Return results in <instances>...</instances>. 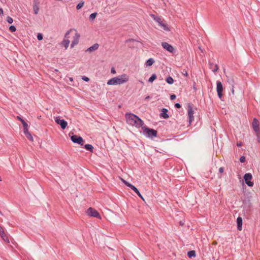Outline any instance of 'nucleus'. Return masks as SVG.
Returning <instances> with one entry per match:
<instances>
[{"instance_id":"1","label":"nucleus","mask_w":260,"mask_h":260,"mask_svg":"<svg viewBox=\"0 0 260 260\" xmlns=\"http://www.w3.org/2000/svg\"><path fill=\"white\" fill-rule=\"evenodd\" d=\"M125 118L127 124L136 127H141L143 124V121L134 114L126 113Z\"/></svg>"},{"instance_id":"2","label":"nucleus","mask_w":260,"mask_h":260,"mask_svg":"<svg viewBox=\"0 0 260 260\" xmlns=\"http://www.w3.org/2000/svg\"><path fill=\"white\" fill-rule=\"evenodd\" d=\"M73 30L75 31V36L73 37V40L71 45V48H73L75 45H76L77 44H78L79 38L80 37V35L77 32V31L76 30L73 29H70V30H69L67 31V32L65 34L64 37L67 38H69V37H68L69 35Z\"/></svg>"},{"instance_id":"3","label":"nucleus","mask_w":260,"mask_h":260,"mask_svg":"<svg viewBox=\"0 0 260 260\" xmlns=\"http://www.w3.org/2000/svg\"><path fill=\"white\" fill-rule=\"evenodd\" d=\"M129 77L125 74L115 77V84H121L127 82Z\"/></svg>"},{"instance_id":"4","label":"nucleus","mask_w":260,"mask_h":260,"mask_svg":"<svg viewBox=\"0 0 260 260\" xmlns=\"http://www.w3.org/2000/svg\"><path fill=\"white\" fill-rule=\"evenodd\" d=\"M86 214L89 217H96L98 219H101V216L96 210L92 208H89L86 211Z\"/></svg>"},{"instance_id":"5","label":"nucleus","mask_w":260,"mask_h":260,"mask_svg":"<svg viewBox=\"0 0 260 260\" xmlns=\"http://www.w3.org/2000/svg\"><path fill=\"white\" fill-rule=\"evenodd\" d=\"M142 129L143 133L146 134L148 137H156L157 135V131L153 129L149 128L147 127L143 126L142 127Z\"/></svg>"},{"instance_id":"6","label":"nucleus","mask_w":260,"mask_h":260,"mask_svg":"<svg viewBox=\"0 0 260 260\" xmlns=\"http://www.w3.org/2000/svg\"><path fill=\"white\" fill-rule=\"evenodd\" d=\"M252 178V176L250 173H246L244 176V179L246 184L249 186L252 187L253 186V182L251 181Z\"/></svg>"},{"instance_id":"7","label":"nucleus","mask_w":260,"mask_h":260,"mask_svg":"<svg viewBox=\"0 0 260 260\" xmlns=\"http://www.w3.org/2000/svg\"><path fill=\"white\" fill-rule=\"evenodd\" d=\"M55 121L57 124L60 125L61 128L63 129H64L68 125L67 122L64 119H61L59 116L55 118Z\"/></svg>"},{"instance_id":"8","label":"nucleus","mask_w":260,"mask_h":260,"mask_svg":"<svg viewBox=\"0 0 260 260\" xmlns=\"http://www.w3.org/2000/svg\"><path fill=\"white\" fill-rule=\"evenodd\" d=\"M71 140L74 143H77L78 144H80L81 145H83V138L80 136H78L77 135H73L71 138Z\"/></svg>"},{"instance_id":"9","label":"nucleus","mask_w":260,"mask_h":260,"mask_svg":"<svg viewBox=\"0 0 260 260\" xmlns=\"http://www.w3.org/2000/svg\"><path fill=\"white\" fill-rule=\"evenodd\" d=\"M187 111H188V118H189V124H190L191 122L194 119V117H193L194 111H193V110L190 104H188V105Z\"/></svg>"},{"instance_id":"10","label":"nucleus","mask_w":260,"mask_h":260,"mask_svg":"<svg viewBox=\"0 0 260 260\" xmlns=\"http://www.w3.org/2000/svg\"><path fill=\"white\" fill-rule=\"evenodd\" d=\"M216 90L218 97L221 99L222 96L223 86L221 82L220 81L217 82Z\"/></svg>"},{"instance_id":"11","label":"nucleus","mask_w":260,"mask_h":260,"mask_svg":"<svg viewBox=\"0 0 260 260\" xmlns=\"http://www.w3.org/2000/svg\"><path fill=\"white\" fill-rule=\"evenodd\" d=\"M162 46L164 49L167 50L169 52L173 53L174 52V48L171 45L167 42L162 43Z\"/></svg>"},{"instance_id":"12","label":"nucleus","mask_w":260,"mask_h":260,"mask_svg":"<svg viewBox=\"0 0 260 260\" xmlns=\"http://www.w3.org/2000/svg\"><path fill=\"white\" fill-rule=\"evenodd\" d=\"M252 127L255 133L258 134V132H260L259 122L258 120L255 118H254L252 121Z\"/></svg>"},{"instance_id":"13","label":"nucleus","mask_w":260,"mask_h":260,"mask_svg":"<svg viewBox=\"0 0 260 260\" xmlns=\"http://www.w3.org/2000/svg\"><path fill=\"white\" fill-rule=\"evenodd\" d=\"M39 0H34L33 1V10L35 14L37 15L38 14L39 11Z\"/></svg>"},{"instance_id":"14","label":"nucleus","mask_w":260,"mask_h":260,"mask_svg":"<svg viewBox=\"0 0 260 260\" xmlns=\"http://www.w3.org/2000/svg\"><path fill=\"white\" fill-rule=\"evenodd\" d=\"M123 182L124 183V184L129 187L133 190H134L137 194H139L140 192L138 190V189L134 186L133 185L131 184V183H128V182L122 180Z\"/></svg>"},{"instance_id":"15","label":"nucleus","mask_w":260,"mask_h":260,"mask_svg":"<svg viewBox=\"0 0 260 260\" xmlns=\"http://www.w3.org/2000/svg\"><path fill=\"white\" fill-rule=\"evenodd\" d=\"M99 48V44H95L94 45H93L92 46L89 47L87 50H86V51L87 52H91L93 51H95L96 50H97Z\"/></svg>"},{"instance_id":"16","label":"nucleus","mask_w":260,"mask_h":260,"mask_svg":"<svg viewBox=\"0 0 260 260\" xmlns=\"http://www.w3.org/2000/svg\"><path fill=\"white\" fill-rule=\"evenodd\" d=\"M237 228L239 231L242 230V218L241 217H238L237 219Z\"/></svg>"},{"instance_id":"17","label":"nucleus","mask_w":260,"mask_h":260,"mask_svg":"<svg viewBox=\"0 0 260 260\" xmlns=\"http://www.w3.org/2000/svg\"><path fill=\"white\" fill-rule=\"evenodd\" d=\"M209 68L213 72H216L218 70V66L213 63H209Z\"/></svg>"},{"instance_id":"18","label":"nucleus","mask_w":260,"mask_h":260,"mask_svg":"<svg viewBox=\"0 0 260 260\" xmlns=\"http://www.w3.org/2000/svg\"><path fill=\"white\" fill-rule=\"evenodd\" d=\"M168 110L165 108H163L160 114V116L165 119L169 118V115L167 114Z\"/></svg>"},{"instance_id":"19","label":"nucleus","mask_w":260,"mask_h":260,"mask_svg":"<svg viewBox=\"0 0 260 260\" xmlns=\"http://www.w3.org/2000/svg\"><path fill=\"white\" fill-rule=\"evenodd\" d=\"M154 62V60L153 58H149L147 60L145 63V66L147 67H150L152 66Z\"/></svg>"},{"instance_id":"20","label":"nucleus","mask_w":260,"mask_h":260,"mask_svg":"<svg viewBox=\"0 0 260 260\" xmlns=\"http://www.w3.org/2000/svg\"><path fill=\"white\" fill-rule=\"evenodd\" d=\"M70 42L68 39H64L62 42V44L64 46L66 49H67L69 47Z\"/></svg>"},{"instance_id":"21","label":"nucleus","mask_w":260,"mask_h":260,"mask_svg":"<svg viewBox=\"0 0 260 260\" xmlns=\"http://www.w3.org/2000/svg\"><path fill=\"white\" fill-rule=\"evenodd\" d=\"M84 148L87 150H88L90 152H93V147L90 144H86L84 145Z\"/></svg>"},{"instance_id":"22","label":"nucleus","mask_w":260,"mask_h":260,"mask_svg":"<svg viewBox=\"0 0 260 260\" xmlns=\"http://www.w3.org/2000/svg\"><path fill=\"white\" fill-rule=\"evenodd\" d=\"M1 236L5 242L7 243L10 242L8 236L5 234V232L4 233V234L2 235Z\"/></svg>"},{"instance_id":"23","label":"nucleus","mask_w":260,"mask_h":260,"mask_svg":"<svg viewBox=\"0 0 260 260\" xmlns=\"http://www.w3.org/2000/svg\"><path fill=\"white\" fill-rule=\"evenodd\" d=\"M159 25L165 30H169V28L167 27V26L162 23V21H161L159 23H158Z\"/></svg>"},{"instance_id":"24","label":"nucleus","mask_w":260,"mask_h":260,"mask_svg":"<svg viewBox=\"0 0 260 260\" xmlns=\"http://www.w3.org/2000/svg\"><path fill=\"white\" fill-rule=\"evenodd\" d=\"M187 255L189 258L196 256V252L194 250L189 251L187 252Z\"/></svg>"},{"instance_id":"25","label":"nucleus","mask_w":260,"mask_h":260,"mask_svg":"<svg viewBox=\"0 0 260 260\" xmlns=\"http://www.w3.org/2000/svg\"><path fill=\"white\" fill-rule=\"evenodd\" d=\"M167 82L169 84H172L174 82V80L171 77H168L166 79Z\"/></svg>"},{"instance_id":"26","label":"nucleus","mask_w":260,"mask_h":260,"mask_svg":"<svg viewBox=\"0 0 260 260\" xmlns=\"http://www.w3.org/2000/svg\"><path fill=\"white\" fill-rule=\"evenodd\" d=\"M97 15V13H93L89 16V20L91 21L93 20Z\"/></svg>"},{"instance_id":"27","label":"nucleus","mask_w":260,"mask_h":260,"mask_svg":"<svg viewBox=\"0 0 260 260\" xmlns=\"http://www.w3.org/2000/svg\"><path fill=\"white\" fill-rule=\"evenodd\" d=\"M156 79V76L155 74H153L149 79L148 81L150 82H153Z\"/></svg>"},{"instance_id":"28","label":"nucleus","mask_w":260,"mask_h":260,"mask_svg":"<svg viewBox=\"0 0 260 260\" xmlns=\"http://www.w3.org/2000/svg\"><path fill=\"white\" fill-rule=\"evenodd\" d=\"M17 118L21 122V123H22V124L23 125V127L28 126L27 124L26 123V122L23 119L21 118L19 116H18Z\"/></svg>"},{"instance_id":"29","label":"nucleus","mask_w":260,"mask_h":260,"mask_svg":"<svg viewBox=\"0 0 260 260\" xmlns=\"http://www.w3.org/2000/svg\"><path fill=\"white\" fill-rule=\"evenodd\" d=\"M151 16L152 17V18H153V19L155 21H156L157 22H158V23L161 21V20L160 18L157 17L154 15H151Z\"/></svg>"},{"instance_id":"30","label":"nucleus","mask_w":260,"mask_h":260,"mask_svg":"<svg viewBox=\"0 0 260 260\" xmlns=\"http://www.w3.org/2000/svg\"><path fill=\"white\" fill-rule=\"evenodd\" d=\"M228 82L234 87V84L235 83V81L234 78H231L228 79Z\"/></svg>"},{"instance_id":"31","label":"nucleus","mask_w":260,"mask_h":260,"mask_svg":"<svg viewBox=\"0 0 260 260\" xmlns=\"http://www.w3.org/2000/svg\"><path fill=\"white\" fill-rule=\"evenodd\" d=\"M84 5V2H81L79 3L76 6V9L77 10L80 9Z\"/></svg>"},{"instance_id":"32","label":"nucleus","mask_w":260,"mask_h":260,"mask_svg":"<svg viewBox=\"0 0 260 260\" xmlns=\"http://www.w3.org/2000/svg\"><path fill=\"white\" fill-rule=\"evenodd\" d=\"M26 137L30 141H33V137L30 133L25 135Z\"/></svg>"},{"instance_id":"33","label":"nucleus","mask_w":260,"mask_h":260,"mask_svg":"<svg viewBox=\"0 0 260 260\" xmlns=\"http://www.w3.org/2000/svg\"><path fill=\"white\" fill-rule=\"evenodd\" d=\"M9 30L11 32H14L16 31V27L14 25H11L9 27Z\"/></svg>"},{"instance_id":"34","label":"nucleus","mask_w":260,"mask_h":260,"mask_svg":"<svg viewBox=\"0 0 260 260\" xmlns=\"http://www.w3.org/2000/svg\"><path fill=\"white\" fill-rule=\"evenodd\" d=\"M7 21L9 23L11 24L12 23L13 20L11 17L8 16L7 17Z\"/></svg>"},{"instance_id":"35","label":"nucleus","mask_w":260,"mask_h":260,"mask_svg":"<svg viewBox=\"0 0 260 260\" xmlns=\"http://www.w3.org/2000/svg\"><path fill=\"white\" fill-rule=\"evenodd\" d=\"M107 84L108 85H114V78H112L111 79H110L108 81Z\"/></svg>"},{"instance_id":"36","label":"nucleus","mask_w":260,"mask_h":260,"mask_svg":"<svg viewBox=\"0 0 260 260\" xmlns=\"http://www.w3.org/2000/svg\"><path fill=\"white\" fill-rule=\"evenodd\" d=\"M37 39L38 40L41 41L43 39V35L42 34L39 33L37 35Z\"/></svg>"},{"instance_id":"37","label":"nucleus","mask_w":260,"mask_h":260,"mask_svg":"<svg viewBox=\"0 0 260 260\" xmlns=\"http://www.w3.org/2000/svg\"><path fill=\"white\" fill-rule=\"evenodd\" d=\"M23 132L25 135H26L28 133H29L28 131L27 126L23 127Z\"/></svg>"},{"instance_id":"38","label":"nucleus","mask_w":260,"mask_h":260,"mask_svg":"<svg viewBox=\"0 0 260 260\" xmlns=\"http://www.w3.org/2000/svg\"><path fill=\"white\" fill-rule=\"evenodd\" d=\"M255 134L257 137V142L260 143V132H258V134L255 133Z\"/></svg>"},{"instance_id":"39","label":"nucleus","mask_w":260,"mask_h":260,"mask_svg":"<svg viewBox=\"0 0 260 260\" xmlns=\"http://www.w3.org/2000/svg\"><path fill=\"white\" fill-rule=\"evenodd\" d=\"M82 80L86 81V82H88L89 81V78L86 77V76H83L82 78Z\"/></svg>"},{"instance_id":"40","label":"nucleus","mask_w":260,"mask_h":260,"mask_svg":"<svg viewBox=\"0 0 260 260\" xmlns=\"http://www.w3.org/2000/svg\"><path fill=\"white\" fill-rule=\"evenodd\" d=\"M240 160L241 162H244L245 161V157L244 156H241L240 158Z\"/></svg>"},{"instance_id":"41","label":"nucleus","mask_w":260,"mask_h":260,"mask_svg":"<svg viewBox=\"0 0 260 260\" xmlns=\"http://www.w3.org/2000/svg\"><path fill=\"white\" fill-rule=\"evenodd\" d=\"M127 43H136V42H137V41H136V40H133V39H131V40H129L127 41Z\"/></svg>"},{"instance_id":"42","label":"nucleus","mask_w":260,"mask_h":260,"mask_svg":"<svg viewBox=\"0 0 260 260\" xmlns=\"http://www.w3.org/2000/svg\"><path fill=\"white\" fill-rule=\"evenodd\" d=\"M4 231L3 230L2 228L0 225V235L1 236L2 235L4 234Z\"/></svg>"},{"instance_id":"43","label":"nucleus","mask_w":260,"mask_h":260,"mask_svg":"<svg viewBox=\"0 0 260 260\" xmlns=\"http://www.w3.org/2000/svg\"><path fill=\"white\" fill-rule=\"evenodd\" d=\"M176 95L175 94H172L171 96H170V99L171 100H174L176 99Z\"/></svg>"},{"instance_id":"44","label":"nucleus","mask_w":260,"mask_h":260,"mask_svg":"<svg viewBox=\"0 0 260 260\" xmlns=\"http://www.w3.org/2000/svg\"><path fill=\"white\" fill-rule=\"evenodd\" d=\"M182 74L184 76L187 77L188 76V73L186 71L184 70L182 72Z\"/></svg>"},{"instance_id":"45","label":"nucleus","mask_w":260,"mask_h":260,"mask_svg":"<svg viewBox=\"0 0 260 260\" xmlns=\"http://www.w3.org/2000/svg\"><path fill=\"white\" fill-rule=\"evenodd\" d=\"M175 107L177 108H180L181 107V105L179 103H176L175 105Z\"/></svg>"},{"instance_id":"46","label":"nucleus","mask_w":260,"mask_h":260,"mask_svg":"<svg viewBox=\"0 0 260 260\" xmlns=\"http://www.w3.org/2000/svg\"><path fill=\"white\" fill-rule=\"evenodd\" d=\"M219 172L220 173H222L223 172V168L221 167L219 169Z\"/></svg>"},{"instance_id":"47","label":"nucleus","mask_w":260,"mask_h":260,"mask_svg":"<svg viewBox=\"0 0 260 260\" xmlns=\"http://www.w3.org/2000/svg\"><path fill=\"white\" fill-rule=\"evenodd\" d=\"M114 67H112L111 69V73L112 74H114Z\"/></svg>"},{"instance_id":"48","label":"nucleus","mask_w":260,"mask_h":260,"mask_svg":"<svg viewBox=\"0 0 260 260\" xmlns=\"http://www.w3.org/2000/svg\"><path fill=\"white\" fill-rule=\"evenodd\" d=\"M3 14V10L2 8H0V15Z\"/></svg>"},{"instance_id":"49","label":"nucleus","mask_w":260,"mask_h":260,"mask_svg":"<svg viewBox=\"0 0 260 260\" xmlns=\"http://www.w3.org/2000/svg\"><path fill=\"white\" fill-rule=\"evenodd\" d=\"M237 146L238 147H241L242 146V143L241 142H240V143H237Z\"/></svg>"},{"instance_id":"50","label":"nucleus","mask_w":260,"mask_h":260,"mask_svg":"<svg viewBox=\"0 0 260 260\" xmlns=\"http://www.w3.org/2000/svg\"><path fill=\"white\" fill-rule=\"evenodd\" d=\"M138 196L140 197L142 199L144 200L143 199V198L142 197V196L141 195V194L140 193H139V194H138Z\"/></svg>"},{"instance_id":"51","label":"nucleus","mask_w":260,"mask_h":260,"mask_svg":"<svg viewBox=\"0 0 260 260\" xmlns=\"http://www.w3.org/2000/svg\"><path fill=\"white\" fill-rule=\"evenodd\" d=\"M232 93H233V94H234V90L233 88H232Z\"/></svg>"},{"instance_id":"52","label":"nucleus","mask_w":260,"mask_h":260,"mask_svg":"<svg viewBox=\"0 0 260 260\" xmlns=\"http://www.w3.org/2000/svg\"><path fill=\"white\" fill-rule=\"evenodd\" d=\"M150 98V96H147V97H146L145 99L146 100H148Z\"/></svg>"},{"instance_id":"53","label":"nucleus","mask_w":260,"mask_h":260,"mask_svg":"<svg viewBox=\"0 0 260 260\" xmlns=\"http://www.w3.org/2000/svg\"><path fill=\"white\" fill-rule=\"evenodd\" d=\"M0 215H3V213H2V212L1 211H0Z\"/></svg>"},{"instance_id":"54","label":"nucleus","mask_w":260,"mask_h":260,"mask_svg":"<svg viewBox=\"0 0 260 260\" xmlns=\"http://www.w3.org/2000/svg\"><path fill=\"white\" fill-rule=\"evenodd\" d=\"M213 244H216V242H214V243H213Z\"/></svg>"},{"instance_id":"55","label":"nucleus","mask_w":260,"mask_h":260,"mask_svg":"<svg viewBox=\"0 0 260 260\" xmlns=\"http://www.w3.org/2000/svg\"><path fill=\"white\" fill-rule=\"evenodd\" d=\"M2 181V179H1V178L0 177V181Z\"/></svg>"},{"instance_id":"56","label":"nucleus","mask_w":260,"mask_h":260,"mask_svg":"<svg viewBox=\"0 0 260 260\" xmlns=\"http://www.w3.org/2000/svg\"><path fill=\"white\" fill-rule=\"evenodd\" d=\"M2 219H0V221H2Z\"/></svg>"}]
</instances>
